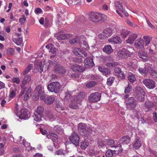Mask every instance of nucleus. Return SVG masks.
<instances>
[{
    "instance_id": "obj_52",
    "label": "nucleus",
    "mask_w": 157,
    "mask_h": 157,
    "mask_svg": "<svg viewBox=\"0 0 157 157\" xmlns=\"http://www.w3.org/2000/svg\"><path fill=\"white\" fill-rule=\"evenodd\" d=\"M126 22L127 24L129 26L132 27L134 28L137 27V25L134 24V23L131 21L129 20L128 19L127 20Z\"/></svg>"
},
{
    "instance_id": "obj_33",
    "label": "nucleus",
    "mask_w": 157,
    "mask_h": 157,
    "mask_svg": "<svg viewBox=\"0 0 157 157\" xmlns=\"http://www.w3.org/2000/svg\"><path fill=\"white\" fill-rule=\"evenodd\" d=\"M35 91L36 93V95L39 96L44 93V91H42L41 87L40 85H38L36 87Z\"/></svg>"
},
{
    "instance_id": "obj_59",
    "label": "nucleus",
    "mask_w": 157,
    "mask_h": 157,
    "mask_svg": "<svg viewBox=\"0 0 157 157\" xmlns=\"http://www.w3.org/2000/svg\"><path fill=\"white\" fill-rule=\"evenodd\" d=\"M12 81L13 83H16L17 84H18L20 82V79L18 78L17 77L13 78L12 79Z\"/></svg>"
},
{
    "instance_id": "obj_49",
    "label": "nucleus",
    "mask_w": 157,
    "mask_h": 157,
    "mask_svg": "<svg viewBox=\"0 0 157 157\" xmlns=\"http://www.w3.org/2000/svg\"><path fill=\"white\" fill-rule=\"evenodd\" d=\"M136 78L133 74L130 75L128 76V80L131 82H133L136 80Z\"/></svg>"
},
{
    "instance_id": "obj_15",
    "label": "nucleus",
    "mask_w": 157,
    "mask_h": 157,
    "mask_svg": "<svg viewBox=\"0 0 157 157\" xmlns=\"http://www.w3.org/2000/svg\"><path fill=\"white\" fill-rule=\"evenodd\" d=\"M138 55L144 61L146 62L148 61V56L146 52L142 51H140L138 53Z\"/></svg>"
},
{
    "instance_id": "obj_39",
    "label": "nucleus",
    "mask_w": 157,
    "mask_h": 157,
    "mask_svg": "<svg viewBox=\"0 0 157 157\" xmlns=\"http://www.w3.org/2000/svg\"><path fill=\"white\" fill-rule=\"evenodd\" d=\"M33 66L32 64H29L27 67L25 69L23 72V75H25L27 74L33 68Z\"/></svg>"
},
{
    "instance_id": "obj_18",
    "label": "nucleus",
    "mask_w": 157,
    "mask_h": 157,
    "mask_svg": "<svg viewBox=\"0 0 157 157\" xmlns=\"http://www.w3.org/2000/svg\"><path fill=\"white\" fill-rule=\"evenodd\" d=\"M85 38L84 36H80V39L79 44L83 48L87 49L89 48L88 45L87 43L84 40Z\"/></svg>"
},
{
    "instance_id": "obj_50",
    "label": "nucleus",
    "mask_w": 157,
    "mask_h": 157,
    "mask_svg": "<svg viewBox=\"0 0 157 157\" xmlns=\"http://www.w3.org/2000/svg\"><path fill=\"white\" fill-rule=\"evenodd\" d=\"M98 147H99L102 148H104L105 147V145L104 143V141L101 140H98Z\"/></svg>"
},
{
    "instance_id": "obj_14",
    "label": "nucleus",
    "mask_w": 157,
    "mask_h": 157,
    "mask_svg": "<svg viewBox=\"0 0 157 157\" xmlns=\"http://www.w3.org/2000/svg\"><path fill=\"white\" fill-rule=\"evenodd\" d=\"M145 95L144 90L143 89H140L136 95L138 100L140 101H143L144 100Z\"/></svg>"
},
{
    "instance_id": "obj_12",
    "label": "nucleus",
    "mask_w": 157,
    "mask_h": 157,
    "mask_svg": "<svg viewBox=\"0 0 157 157\" xmlns=\"http://www.w3.org/2000/svg\"><path fill=\"white\" fill-rule=\"evenodd\" d=\"M28 112L27 109L25 108H22L18 113L20 118L24 119L25 120L27 119L28 117Z\"/></svg>"
},
{
    "instance_id": "obj_64",
    "label": "nucleus",
    "mask_w": 157,
    "mask_h": 157,
    "mask_svg": "<svg viewBox=\"0 0 157 157\" xmlns=\"http://www.w3.org/2000/svg\"><path fill=\"white\" fill-rule=\"evenodd\" d=\"M49 52L52 54H55L56 52V50L55 48L52 47L51 48L50 50H49Z\"/></svg>"
},
{
    "instance_id": "obj_61",
    "label": "nucleus",
    "mask_w": 157,
    "mask_h": 157,
    "mask_svg": "<svg viewBox=\"0 0 157 157\" xmlns=\"http://www.w3.org/2000/svg\"><path fill=\"white\" fill-rule=\"evenodd\" d=\"M23 17L20 18L19 19V22L21 25L24 24L26 20V19L24 18L25 16L23 15Z\"/></svg>"
},
{
    "instance_id": "obj_4",
    "label": "nucleus",
    "mask_w": 157,
    "mask_h": 157,
    "mask_svg": "<svg viewBox=\"0 0 157 157\" xmlns=\"http://www.w3.org/2000/svg\"><path fill=\"white\" fill-rule=\"evenodd\" d=\"M44 110V108L43 106H39L37 107V109L34 113V119L35 121L39 122L41 120L42 114Z\"/></svg>"
},
{
    "instance_id": "obj_10",
    "label": "nucleus",
    "mask_w": 157,
    "mask_h": 157,
    "mask_svg": "<svg viewBox=\"0 0 157 157\" xmlns=\"http://www.w3.org/2000/svg\"><path fill=\"white\" fill-rule=\"evenodd\" d=\"M44 64L40 61H36L35 63L34 71L35 72L41 73L43 70Z\"/></svg>"
},
{
    "instance_id": "obj_48",
    "label": "nucleus",
    "mask_w": 157,
    "mask_h": 157,
    "mask_svg": "<svg viewBox=\"0 0 157 157\" xmlns=\"http://www.w3.org/2000/svg\"><path fill=\"white\" fill-rule=\"evenodd\" d=\"M119 65V63L118 62H113V63H108L106 64L107 66L108 67H116Z\"/></svg>"
},
{
    "instance_id": "obj_41",
    "label": "nucleus",
    "mask_w": 157,
    "mask_h": 157,
    "mask_svg": "<svg viewBox=\"0 0 157 157\" xmlns=\"http://www.w3.org/2000/svg\"><path fill=\"white\" fill-rule=\"evenodd\" d=\"M148 72H149L150 75L154 77H157V73L156 71L151 68L150 67H149Z\"/></svg>"
},
{
    "instance_id": "obj_28",
    "label": "nucleus",
    "mask_w": 157,
    "mask_h": 157,
    "mask_svg": "<svg viewBox=\"0 0 157 157\" xmlns=\"http://www.w3.org/2000/svg\"><path fill=\"white\" fill-rule=\"evenodd\" d=\"M120 35L122 37L125 38L129 33V32L127 29L124 28H121L120 29Z\"/></svg>"
},
{
    "instance_id": "obj_20",
    "label": "nucleus",
    "mask_w": 157,
    "mask_h": 157,
    "mask_svg": "<svg viewBox=\"0 0 157 157\" xmlns=\"http://www.w3.org/2000/svg\"><path fill=\"white\" fill-rule=\"evenodd\" d=\"M149 67V66H148L140 67L138 69L139 71L142 75H147L148 73Z\"/></svg>"
},
{
    "instance_id": "obj_54",
    "label": "nucleus",
    "mask_w": 157,
    "mask_h": 157,
    "mask_svg": "<svg viewBox=\"0 0 157 157\" xmlns=\"http://www.w3.org/2000/svg\"><path fill=\"white\" fill-rule=\"evenodd\" d=\"M46 117H47L50 120H51L52 121H53L54 119V116L52 113H49L47 114Z\"/></svg>"
},
{
    "instance_id": "obj_1",
    "label": "nucleus",
    "mask_w": 157,
    "mask_h": 157,
    "mask_svg": "<svg viewBox=\"0 0 157 157\" xmlns=\"http://www.w3.org/2000/svg\"><path fill=\"white\" fill-rule=\"evenodd\" d=\"M31 80V77L30 75L25 76L22 81L21 85V91L19 95V97H21L24 95L23 100L26 101L29 97L30 94L31 92V90L30 87H29L27 90L28 87L27 84L29 83Z\"/></svg>"
},
{
    "instance_id": "obj_13",
    "label": "nucleus",
    "mask_w": 157,
    "mask_h": 157,
    "mask_svg": "<svg viewBox=\"0 0 157 157\" xmlns=\"http://www.w3.org/2000/svg\"><path fill=\"white\" fill-rule=\"evenodd\" d=\"M136 105V101L134 97H131L129 98L127 103V107H130L131 108H135Z\"/></svg>"
},
{
    "instance_id": "obj_47",
    "label": "nucleus",
    "mask_w": 157,
    "mask_h": 157,
    "mask_svg": "<svg viewBox=\"0 0 157 157\" xmlns=\"http://www.w3.org/2000/svg\"><path fill=\"white\" fill-rule=\"evenodd\" d=\"M114 78L113 77L109 78L107 80V84L109 86H111L114 80Z\"/></svg>"
},
{
    "instance_id": "obj_34",
    "label": "nucleus",
    "mask_w": 157,
    "mask_h": 157,
    "mask_svg": "<svg viewBox=\"0 0 157 157\" xmlns=\"http://www.w3.org/2000/svg\"><path fill=\"white\" fill-rule=\"evenodd\" d=\"M125 49L124 48L120 50L117 53L118 56L121 58H125Z\"/></svg>"
},
{
    "instance_id": "obj_63",
    "label": "nucleus",
    "mask_w": 157,
    "mask_h": 157,
    "mask_svg": "<svg viewBox=\"0 0 157 157\" xmlns=\"http://www.w3.org/2000/svg\"><path fill=\"white\" fill-rule=\"evenodd\" d=\"M121 69L120 68L115 67L114 69V71L116 73V75L121 72Z\"/></svg>"
},
{
    "instance_id": "obj_53",
    "label": "nucleus",
    "mask_w": 157,
    "mask_h": 157,
    "mask_svg": "<svg viewBox=\"0 0 157 157\" xmlns=\"http://www.w3.org/2000/svg\"><path fill=\"white\" fill-rule=\"evenodd\" d=\"M14 51L13 48H10L7 49L6 53L9 55H13L14 54Z\"/></svg>"
},
{
    "instance_id": "obj_40",
    "label": "nucleus",
    "mask_w": 157,
    "mask_h": 157,
    "mask_svg": "<svg viewBox=\"0 0 157 157\" xmlns=\"http://www.w3.org/2000/svg\"><path fill=\"white\" fill-rule=\"evenodd\" d=\"M80 37L76 36L75 38L69 40V42L71 44H74L75 43H78L79 44Z\"/></svg>"
},
{
    "instance_id": "obj_36",
    "label": "nucleus",
    "mask_w": 157,
    "mask_h": 157,
    "mask_svg": "<svg viewBox=\"0 0 157 157\" xmlns=\"http://www.w3.org/2000/svg\"><path fill=\"white\" fill-rule=\"evenodd\" d=\"M47 136L48 138H51L53 141H56L58 138V136L56 134L53 133H50L49 135H47Z\"/></svg>"
},
{
    "instance_id": "obj_25",
    "label": "nucleus",
    "mask_w": 157,
    "mask_h": 157,
    "mask_svg": "<svg viewBox=\"0 0 157 157\" xmlns=\"http://www.w3.org/2000/svg\"><path fill=\"white\" fill-rule=\"evenodd\" d=\"M103 51L108 54H110L113 51L111 46L109 45H105L102 49Z\"/></svg>"
},
{
    "instance_id": "obj_26",
    "label": "nucleus",
    "mask_w": 157,
    "mask_h": 157,
    "mask_svg": "<svg viewBox=\"0 0 157 157\" xmlns=\"http://www.w3.org/2000/svg\"><path fill=\"white\" fill-rule=\"evenodd\" d=\"M141 146L140 139L139 137H137L136 139L135 143L133 145V147L136 149H139Z\"/></svg>"
},
{
    "instance_id": "obj_5",
    "label": "nucleus",
    "mask_w": 157,
    "mask_h": 157,
    "mask_svg": "<svg viewBox=\"0 0 157 157\" xmlns=\"http://www.w3.org/2000/svg\"><path fill=\"white\" fill-rule=\"evenodd\" d=\"M101 97V94L98 92L91 94L88 97V99L90 102H95L99 101Z\"/></svg>"
},
{
    "instance_id": "obj_2",
    "label": "nucleus",
    "mask_w": 157,
    "mask_h": 157,
    "mask_svg": "<svg viewBox=\"0 0 157 157\" xmlns=\"http://www.w3.org/2000/svg\"><path fill=\"white\" fill-rule=\"evenodd\" d=\"M78 130L82 135L88 137L92 132L91 128L84 123H80L78 125Z\"/></svg>"
},
{
    "instance_id": "obj_35",
    "label": "nucleus",
    "mask_w": 157,
    "mask_h": 157,
    "mask_svg": "<svg viewBox=\"0 0 157 157\" xmlns=\"http://www.w3.org/2000/svg\"><path fill=\"white\" fill-rule=\"evenodd\" d=\"M114 151L109 149L106 152L105 155L106 157H112L114 154H115Z\"/></svg>"
},
{
    "instance_id": "obj_17",
    "label": "nucleus",
    "mask_w": 157,
    "mask_h": 157,
    "mask_svg": "<svg viewBox=\"0 0 157 157\" xmlns=\"http://www.w3.org/2000/svg\"><path fill=\"white\" fill-rule=\"evenodd\" d=\"M138 36V35L136 33H132L131 34L126 40V42L129 44H132Z\"/></svg>"
},
{
    "instance_id": "obj_51",
    "label": "nucleus",
    "mask_w": 157,
    "mask_h": 157,
    "mask_svg": "<svg viewBox=\"0 0 157 157\" xmlns=\"http://www.w3.org/2000/svg\"><path fill=\"white\" fill-rule=\"evenodd\" d=\"M132 88L129 84H128V86L125 88L124 92L125 93H128L132 90Z\"/></svg>"
},
{
    "instance_id": "obj_8",
    "label": "nucleus",
    "mask_w": 157,
    "mask_h": 157,
    "mask_svg": "<svg viewBox=\"0 0 157 157\" xmlns=\"http://www.w3.org/2000/svg\"><path fill=\"white\" fill-rule=\"evenodd\" d=\"M143 83L148 88L153 89L155 87V83L152 79L145 78L143 80Z\"/></svg>"
},
{
    "instance_id": "obj_22",
    "label": "nucleus",
    "mask_w": 157,
    "mask_h": 157,
    "mask_svg": "<svg viewBox=\"0 0 157 157\" xmlns=\"http://www.w3.org/2000/svg\"><path fill=\"white\" fill-rule=\"evenodd\" d=\"M130 141V138L128 136H124L119 141V143L123 145L128 144Z\"/></svg>"
},
{
    "instance_id": "obj_44",
    "label": "nucleus",
    "mask_w": 157,
    "mask_h": 157,
    "mask_svg": "<svg viewBox=\"0 0 157 157\" xmlns=\"http://www.w3.org/2000/svg\"><path fill=\"white\" fill-rule=\"evenodd\" d=\"M89 145V143L85 141L81 143L80 147L82 149H85Z\"/></svg>"
},
{
    "instance_id": "obj_16",
    "label": "nucleus",
    "mask_w": 157,
    "mask_h": 157,
    "mask_svg": "<svg viewBox=\"0 0 157 157\" xmlns=\"http://www.w3.org/2000/svg\"><path fill=\"white\" fill-rule=\"evenodd\" d=\"M135 45L137 48H144V40L141 38L138 39L135 42Z\"/></svg>"
},
{
    "instance_id": "obj_58",
    "label": "nucleus",
    "mask_w": 157,
    "mask_h": 157,
    "mask_svg": "<svg viewBox=\"0 0 157 157\" xmlns=\"http://www.w3.org/2000/svg\"><path fill=\"white\" fill-rule=\"evenodd\" d=\"M98 38L100 40H103L107 37V36H105V35L103 32L102 33L99 34L98 36Z\"/></svg>"
},
{
    "instance_id": "obj_45",
    "label": "nucleus",
    "mask_w": 157,
    "mask_h": 157,
    "mask_svg": "<svg viewBox=\"0 0 157 157\" xmlns=\"http://www.w3.org/2000/svg\"><path fill=\"white\" fill-rule=\"evenodd\" d=\"M96 84V82L94 81H91L88 82L86 85V87L91 88L94 86Z\"/></svg>"
},
{
    "instance_id": "obj_43",
    "label": "nucleus",
    "mask_w": 157,
    "mask_h": 157,
    "mask_svg": "<svg viewBox=\"0 0 157 157\" xmlns=\"http://www.w3.org/2000/svg\"><path fill=\"white\" fill-rule=\"evenodd\" d=\"M66 153L65 150L62 149H59L55 152V154L58 155H64Z\"/></svg>"
},
{
    "instance_id": "obj_27",
    "label": "nucleus",
    "mask_w": 157,
    "mask_h": 157,
    "mask_svg": "<svg viewBox=\"0 0 157 157\" xmlns=\"http://www.w3.org/2000/svg\"><path fill=\"white\" fill-rule=\"evenodd\" d=\"M98 70L100 72L103 73V74L105 76H107L110 73V70L107 68H104V67H99Z\"/></svg>"
},
{
    "instance_id": "obj_60",
    "label": "nucleus",
    "mask_w": 157,
    "mask_h": 157,
    "mask_svg": "<svg viewBox=\"0 0 157 157\" xmlns=\"http://www.w3.org/2000/svg\"><path fill=\"white\" fill-rule=\"evenodd\" d=\"M16 90L15 89L14 90H12L10 95V96L11 98H13L16 95Z\"/></svg>"
},
{
    "instance_id": "obj_9",
    "label": "nucleus",
    "mask_w": 157,
    "mask_h": 157,
    "mask_svg": "<svg viewBox=\"0 0 157 157\" xmlns=\"http://www.w3.org/2000/svg\"><path fill=\"white\" fill-rule=\"evenodd\" d=\"M100 13L91 12L89 14V19L92 21L96 23L100 21Z\"/></svg>"
},
{
    "instance_id": "obj_37",
    "label": "nucleus",
    "mask_w": 157,
    "mask_h": 157,
    "mask_svg": "<svg viewBox=\"0 0 157 157\" xmlns=\"http://www.w3.org/2000/svg\"><path fill=\"white\" fill-rule=\"evenodd\" d=\"M103 32L105 35V36L107 37L110 36L112 34V31L110 29L107 28L105 29Z\"/></svg>"
},
{
    "instance_id": "obj_42",
    "label": "nucleus",
    "mask_w": 157,
    "mask_h": 157,
    "mask_svg": "<svg viewBox=\"0 0 157 157\" xmlns=\"http://www.w3.org/2000/svg\"><path fill=\"white\" fill-rule=\"evenodd\" d=\"M107 145L111 147H113L116 144L114 140L112 139H109L106 140Z\"/></svg>"
},
{
    "instance_id": "obj_6",
    "label": "nucleus",
    "mask_w": 157,
    "mask_h": 157,
    "mask_svg": "<svg viewBox=\"0 0 157 157\" xmlns=\"http://www.w3.org/2000/svg\"><path fill=\"white\" fill-rule=\"evenodd\" d=\"M53 71L55 73L63 75L66 72L65 68L58 63L56 64L53 68Z\"/></svg>"
},
{
    "instance_id": "obj_7",
    "label": "nucleus",
    "mask_w": 157,
    "mask_h": 157,
    "mask_svg": "<svg viewBox=\"0 0 157 157\" xmlns=\"http://www.w3.org/2000/svg\"><path fill=\"white\" fill-rule=\"evenodd\" d=\"M69 140L76 146L78 145L79 137L78 134L75 132L72 133L69 138Z\"/></svg>"
},
{
    "instance_id": "obj_38",
    "label": "nucleus",
    "mask_w": 157,
    "mask_h": 157,
    "mask_svg": "<svg viewBox=\"0 0 157 157\" xmlns=\"http://www.w3.org/2000/svg\"><path fill=\"white\" fill-rule=\"evenodd\" d=\"M22 37H20L17 39H13V41L17 45H20L23 42Z\"/></svg>"
},
{
    "instance_id": "obj_32",
    "label": "nucleus",
    "mask_w": 157,
    "mask_h": 157,
    "mask_svg": "<svg viewBox=\"0 0 157 157\" xmlns=\"http://www.w3.org/2000/svg\"><path fill=\"white\" fill-rule=\"evenodd\" d=\"M81 51L82 50L78 48H75L73 50L74 55L79 57H83V56L81 54Z\"/></svg>"
},
{
    "instance_id": "obj_55",
    "label": "nucleus",
    "mask_w": 157,
    "mask_h": 157,
    "mask_svg": "<svg viewBox=\"0 0 157 157\" xmlns=\"http://www.w3.org/2000/svg\"><path fill=\"white\" fill-rule=\"evenodd\" d=\"M100 21H104L107 19V16L105 15L100 13Z\"/></svg>"
},
{
    "instance_id": "obj_24",
    "label": "nucleus",
    "mask_w": 157,
    "mask_h": 157,
    "mask_svg": "<svg viewBox=\"0 0 157 157\" xmlns=\"http://www.w3.org/2000/svg\"><path fill=\"white\" fill-rule=\"evenodd\" d=\"M55 100V98L52 96H50L46 97L44 100L45 103L48 104H52Z\"/></svg>"
},
{
    "instance_id": "obj_62",
    "label": "nucleus",
    "mask_w": 157,
    "mask_h": 157,
    "mask_svg": "<svg viewBox=\"0 0 157 157\" xmlns=\"http://www.w3.org/2000/svg\"><path fill=\"white\" fill-rule=\"evenodd\" d=\"M125 58L131 56L132 53L131 52H129V51L125 49Z\"/></svg>"
},
{
    "instance_id": "obj_56",
    "label": "nucleus",
    "mask_w": 157,
    "mask_h": 157,
    "mask_svg": "<svg viewBox=\"0 0 157 157\" xmlns=\"http://www.w3.org/2000/svg\"><path fill=\"white\" fill-rule=\"evenodd\" d=\"M117 77L121 78L122 79H124L125 78V75L122 71H121V72L117 74Z\"/></svg>"
},
{
    "instance_id": "obj_11",
    "label": "nucleus",
    "mask_w": 157,
    "mask_h": 157,
    "mask_svg": "<svg viewBox=\"0 0 157 157\" xmlns=\"http://www.w3.org/2000/svg\"><path fill=\"white\" fill-rule=\"evenodd\" d=\"M115 6L116 9V12L120 17H122L123 15L121 13L125 12V10L123 9L121 3L119 1L117 2L115 4Z\"/></svg>"
},
{
    "instance_id": "obj_23",
    "label": "nucleus",
    "mask_w": 157,
    "mask_h": 157,
    "mask_svg": "<svg viewBox=\"0 0 157 157\" xmlns=\"http://www.w3.org/2000/svg\"><path fill=\"white\" fill-rule=\"evenodd\" d=\"M72 36L70 34L63 33L57 36V39L58 40L67 39Z\"/></svg>"
},
{
    "instance_id": "obj_29",
    "label": "nucleus",
    "mask_w": 157,
    "mask_h": 157,
    "mask_svg": "<svg viewBox=\"0 0 157 157\" xmlns=\"http://www.w3.org/2000/svg\"><path fill=\"white\" fill-rule=\"evenodd\" d=\"M144 39V47H146V46L150 44V41L152 39V38L149 36H144L143 37Z\"/></svg>"
},
{
    "instance_id": "obj_31",
    "label": "nucleus",
    "mask_w": 157,
    "mask_h": 157,
    "mask_svg": "<svg viewBox=\"0 0 157 157\" xmlns=\"http://www.w3.org/2000/svg\"><path fill=\"white\" fill-rule=\"evenodd\" d=\"M113 147H114L116 150H114L113 151H115V153H119L121 152L123 150V149L121 148V146L120 144H119V142L117 144H115Z\"/></svg>"
},
{
    "instance_id": "obj_3",
    "label": "nucleus",
    "mask_w": 157,
    "mask_h": 157,
    "mask_svg": "<svg viewBox=\"0 0 157 157\" xmlns=\"http://www.w3.org/2000/svg\"><path fill=\"white\" fill-rule=\"evenodd\" d=\"M61 85L58 82H51L47 86V88L51 92L56 93H59L60 90Z\"/></svg>"
},
{
    "instance_id": "obj_21",
    "label": "nucleus",
    "mask_w": 157,
    "mask_h": 157,
    "mask_svg": "<svg viewBox=\"0 0 157 157\" xmlns=\"http://www.w3.org/2000/svg\"><path fill=\"white\" fill-rule=\"evenodd\" d=\"M85 64L88 66H93L94 63L93 61V58L91 57H87L84 60Z\"/></svg>"
},
{
    "instance_id": "obj_57",
    "label": "nucleus",
    "mask_w": 157,
    "mask_h": 157,
    "mask_svg": "<svg viewBox=\"0 0 157 157\" xmlns=\"http://www.w3.org/2000/svg\"><path fill=\"white\" fill-rule=\"evenodd\" d=\"M62 104L59 102L56 103V107L59 109V110H63L64 108L62 106Z\"/></svg>"
},
{
    "instance_id": "obj_30",
    "label": "nucleus",
    "mask_w": 157,
    "mask_h": 157,
    "mask_svg": "<svg viewBox=\"0 0 157 157\" xmlns=\"http://www.w3.org/2000/svg\"><path fill=\"white\" fill-rule=\"evenodd\" d=\"M109 42H113L115 44H120L121 43V40L119 36H116L110 39L109 40Z\"/></svg>"
},
{
    "instance_id": "obj_19",
    "label": "nucleus",
    "mask_w": 157,
    "mask_h": 157,
    "mask_svg": "<svg viewBox=\"0 0 157 157\" xmlns=\"http://www.w3.org/2000/svg\"><path fill=\"white\" fill-rule=\"evenodd\" d=\"M71 69L74 71L82 72L84 70V68L82 66L78 64H75L71 67Z\"/></svg>"
},
{
    "instance_id": "obj_46",
    "label": "nucleus",
    "mask_w": 157,
    "mask_h": 157,
    "mask_svg": "<svg viewBox=\"0 0 157 157\" xmlns=\"http://www.w3.org/2000/svg\"><path fill=\"white\" fill-rule=\"evenodd\" d=\"M20 138L21 140L23 141L21 143L25 147L30 146V144L27 142L26 140H24V139H23L22 137L20 136Z\"/></svg>"
}]
</instances>
